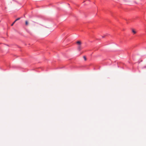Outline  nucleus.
<instances>
[{
  "label": "nucleus",
  "instance_id": "obj_1",
  "mask_svg": "<svg viewBox=\"0 0 146 146\" xmlns=\"http://www.w3.org/2000/svg\"><path fill=\"white\" fill-rule=\"evenodd\" d=\"M20 18H17V19L13 22V23L11 25V26H13L14 24L15 23V22H16L18 21V20H19L20 19Z\"/></svg>",
  "mask_w": 146,
  "mask_h": 146
},
{
  "label": "nucleus",
  "instance_id": "obj_2",
  "mask_svg": "<svg viewBox=\"0 0 146 146\" xmlns=\"http://www.w3.org/2000/svg\"><path fill=\"white\" fill-rule=\"evenodd\" d=\"M76 44H78V46L81 45L82 42L80 41H78L76 42Z\"/></svg>",
  "mask_w": 146,
  "mask_h": 146
},
{
  "label": "nucleus",
  "instance_id": "obj_3",
  "mask_svg": "<svg viewBox=\"0 0 146 146\" xmlns=\"http://www.w3.org/2000/svg\"><path fill=\"white\" fill-rule=\"evenodd\" d=\"M78 48L79 50H80L81 49V45L78 46Z\"/></svg>",
  "mask_w": 146,
  "mask_h": 146
},
{
  "label": "nucleus",
  "instance_id": "obj_4",
  "mask_svg": "<svg viewBox=\"0 0 146 146\" xmlns=\"http://www.w3.org/2000/svg\"><path fill=\"white\" fill-rule=\"evenodd\" d=\"M28 25V22L27 21H25V25Z\"/></svg>",
  "mask_w": 146,
  "mask_h": 146
},
{
  "label": "nucleus",
  "instance_id": "obj_5",
  "mask_svg": "<svg viewBox=\"0 0 146 146\" xmlns=\"http://www.w3.org/2000/svg\"><path fill=\"white\" fill-rule=\"evenodd\" d=\"M132 31L133 33L134 34H135L136 33V32L135 31L134 29L132 30Z\"/></svg>",
  "mask_w": 146,
  "mask_h": 146
},
{
  "label": "nucleus",
  "instance_id": "obj_6",
  "mask_svg": "<svg viewBox=\"0 0 146 146\" xmlns=\"http://www.w3.org/2000/svg\"><path fill=\"white\" fill-rule=\"evenodd\" d=\"M83 58H84V60H86V58L85 56H83Z\"/></svg>",
  "mask_w": 146,
  "mask_h": 146
},
{
  "label": "nucleus",
  "instance_id": "obj_7",
  "mask_svg": "<svg viewBox=\"0 0 146 146\" xmlns=\"http://www.w3.org/2000/svg\"><path fill=\"white\" fill-rule=\"evenodd\" d=\"M105 35H104V36H102V38H104V37H105Z\"/></svg>",
  "mask_w": 146,
  "mask_h": 146
}]
</instances>
